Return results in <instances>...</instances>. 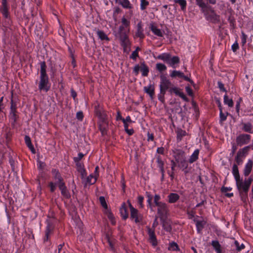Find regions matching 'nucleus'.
<instances>
[{
	"label": "nucleus",
	"instance_id": "nucleus-13",
	"mask_svg": "<svg viewBox=\"0 0 253 253\" xmlns=\"http://www.w3.org/2000/svg\"><path fill=\"white\" fill-rule=\"evenodd\" d=\"M148 234L149 235L150 242L153 246H155L157 245V241L155 234L154 229H151L149 227H147Z\"/></svg>",
	"mask_w": 253,
	"mask_h": 253
},
{
	"label": "nucleus",
	"instance_id": "nucleus-63",
	"mask_svg": "<svg viewBox=\"0 0 253 253\" xmlns=\"http://www.w3.org/2000/svg\"><path fill=\"white\" fill-rule=\"evenodd\" d=\"M185 89L189 95L192 96L193 95L192 90L189 86H186Z\"/></svg>",
	"mask_w": 253,
	"mask_h": 253
},
{
	"label": "nucleus",
	"instance_id": "nucleus-2",
	"mask_svg": "<svg viewBox=\"0 0 253 253\" xmlns=\"http://www.w3.org/2000/svg\"><path fill=\"white\" fill-rule=\"evenodd\" d=\"M95 113L99 119L100 130L103 135L107 133V128L108 125L106 113L99 105L95 106Z\"/></svg>",
	"mask_w": 253,
	"mask_h": 253
},
{
	"label": "nucleus",
	"instance_id": "nucleus-37",
	"mask_svg": "<svg viewBox=\"0 0 253 253\" xmlns=\"http://www.w3.org/2000/svg\"><path fill=\"white\" fill-rule=\"evenodd\" d=\"M97 34L101 40L109 41V38L103 31L98 30Z\"/></svg>",
	"mask_w": 253,
	"mask_h": 253
},
{
	"label": "nucleus",
	"instance_id": "nucleus-56",
	"mask_svg": "<svg viewBox=\"0 0 253 253\" xmlns=\"http://www.w3.org/2000/svg\"><path fill=\"white\" fill-rule=\"evenodd\" d=\"M76 117L79 120L82 121L84 117L83 112L81 111L77 112V115H76Z\"/></svg>",
	"mask_w": 253,
	"mask_h": 253
},
{
	"label": "nucleus",
	"instance_id": "nucleus-57",
	"mask_svg": "<svg viewBox=\"0 0 253 253\" xmlns=\"http://www.w3.org/2000/svg\"><path fill=\"white\" fill-rule=\"evenodd\" d=\"M138 56V53H137L136 51H134L132 52L130 56V58L136 60V58Z\"/></svg>",
	"mask_w": 253,
	"mask_h": 253
},
{
	"label": "nucleus",
	"instance_id": "nucleus-59",
	"mask_svg": "<svg viewBox=\"0 0 253 253\" xmlns=\"http://www.w3.org/2000/svg\"><path fill=\"white\" fill-rule=\"evenodd\" d=\"M141 66H139V65H136L134 68L133 71L135 73V75H137L139 73V70H140Z\"/></svg>",
	"mask_w": 253,
	"mask_h": 253
},
{
	"label": "nucleus",
	"instance_id": "nucleus-4",
	"mask_svg": "<svg viewBox=\"0 0 253 253\" xmlns=\"http://www.w3.org/2000/svg\"><path fill=\"white\" fill-rule=\"evenodd\" d=\"M160 92L163 94H166L167 90L169 92L170 89L173 85L171 82L163 74L160 76Z\"/></svg>",
	"mask_w": 253,
	"mask_h": 253
},
{
	"label": "nucleus",
	"instance_id": "nucleus-8",
	"mask_svg": "<svg viewBox=\"0 0 253 253\" xmlns=\"http://www.w3.org/2000/svg\"><path fill=\"white\" fill-rule=\"evenodd\" d=\"M130 211V218L134 219L135 223H138L142 220V216L139 213L138 211L133 207L129 201H127Z\"/></svg>",
	"mask_w": 253,
	"mask_h": 253
},
{
	"label": "nucleus",
	"instance_id": "nucleus-21",
	"mask_svg": "<svg viewBox=\"0 0 253 253\" xmlns=\"http://www.w3.org/2000/svg\"><path fill=\"white\" fill-rule=\"evenodd\" d=\"M196 4L198 5L201 9V11L203 13L206 12V10L210 8L211 6L206 4L203 0H196Z\"/></svg>",
	"mask_w": 253,
	"mask_h": 253
},
{
	"label": "nucleus",
	"instance_id": "nucleus-29",
	"mask_svg": "<svg viewBox=\"0 0 253 253\" xmlns=\"http://www.w3.org/2000/svg\"><path fill=\"white\" fill-rule=\"evenodd\" d=\"M161 220L162 221L163 227L164 229L167 232H171L172 228L170 223L169 221L166 220L165 218H163V219Z\"/></svg>",
	"mask_w": 253,
	"mask_h": 253
},
{
	"label": "nucleus",
	"instance_id": "nucleus-42",
	"mask_svg": "<svg viewBox=\"0 0 253 253\" xmlns=\"http://www.w3.org/2000/svg\"><path fill=\"white\" fill-rule=\"evenodd\" d=\"M97 176L95 175H93L92 174H90L89 176L87 178V182L90 184H93L95 183L96 179H97Z\"/></svg>",
	"mask_w": 253,
	"mask_h": 253
},
{
	"label": "nucleus",
	"instance_id": "nucleus-39",
	"mask_svg": "<svg viewBox=\"0 0 253 253\" xmlns=\"http://www.w3.org/2000/svg\"><path fill=\"white\" fill-rule=\"evenodd\" d=\"M212 246L215 249L217 253H221L220 245L217 241H213L211 243Z\"/></svg>",
	"mask_w": 253,
	"mask_h": 253
},
{
	"label": "nucleus",
	"instance_id": "nucleus-55",
	"mask_svg": "<svg viewBox=\"0 0 253 253\" xmlns=\"http://www.w3.org/2000/svg\"><path fill=\"white\" fill-rule=\"evenodd\" d=\"M226 115L223 113L222 109H220V119L221 121H224L226 119Z\"/></svg>",
	"mask_w": 253,
	"mask_h": 253
},
{
	"label": "nucleus",
	"instance_id": "nucleus-52",
	"mask_svg": "<svg viewBox=\"0 0 253 253\" xmlns=\"http://www.w3.org/2000/svg\"><path fill=\"white\" fill-rule=\"evenodd\" d=\"M147 199V202L150 206V207L152 208V200L153 199V196L149 193H146Z\"/></svg>",
	"mask_w": 253,
	"mask_h": 253
},
{
	"label": "nucleus",
	"instance_id": "nucleus-31",
	"mask_svg": "<svg viewBox=\"0 0 253 253\" xmlns=\"http://www.w3.org/2000/svg\"><path fill=\"white\" fill-rule=\"evenodd\" d=\"M25 141L26 145L29 147V148L31 150V151L33 153H35V150L34 148L33 145L32 144L30 137L27 135H26L25 136Z\"/></svg>",
	"mask_w": 253,
	"mask_h": 253
},
{
	"label": "nucleus",
	"instance_id": "nucleus-51",
	"mask_svg": "<svg viewBox=\"0 0 253 253\" xmlns=\"http://www.w3.org/2000/svg\"><path fill=\"white\" fill-rule=\"evenodd\" d=\"M10 119L12 121V124H14L18 118V116L16 113L10 114Z\"/></svg>",
	"mask_w": 253,
	"mask_h": 253
},
{
	"label": "nucleus",
	"instance_id": "nucleus-25",
	"mask_svg": "<svg viewBox=\"0 0 253 253\" xmlns=\"http://www.w3.org/2000/svg\"><path fill=\"white\" fill-rule=\"evenodd\" d=\"M120 211L121 216L124 220H126L128 218V214L127 211V209L125 203L123 204Z\"/></svg>",
	"mask_w": 253,
	"mask_h": 253
},
{
	"label": "nucleus",
	"instance_id": "nucleus-40",
	"mask_svg": "<svg viewBox=\"0 0 253 253\" xmlns=\"http://www.w3.org/2000/svg\"><path fill=\"white\" fill-rule=\"evenodd\" d=\"M174 2L178 3L181 6L182 10L186 8L187 3L185 0H174Z\"/></svg>",
	"mask_w": 253,
	"mask_h": 253
},
{
	"label": "nucleus",
	"instance_id": "nucleus-26",
	"mask_svg": "<svg viewBox=\"0 0 253 253\" xmlns=\"http://www.w3.org/2000/svg\"><path fill=\"white\" fill-rule=\"evenodd\" d=\"M144 91L148 94L150 97L152 99L154 95V85L150 84L149 86H145L144 87Z\"/></svg>",
	"mask_w": 253,
	"mask_h": 253
},
{
	"label": "nucleus",
	"instance_id": "nucleus-1",
	"mask_svg": "<svg viewBox=\"0 0 253 253\" xmlns=\"http://www.w3.org/2000/svg\"><path fill=\"white\" fill-rule=\"evenodd\" d=\"M40 81L39 84V89L47 92L50 88V84L48 76L46 74V65L44 61L40 63Z\"/></svg>",
	"mask_w": 253,
	"mask_h": 253
},
{
	"label": "nucleus",
	"instance_id": "nucleus-7",
	"mask_svg": "<svg viewBox=\"0 0 253 253\" xmlns=\"http://www.w3.org/2000/svg\"><path fill=\"white\" fill-rule=\"evenodd\" d=\"M157 214L161 220L168 217L169 214V209L167 204L163 203L157 206Z\"/></svg>",
	"mask_w": 253,
	"mask_h": 253
},
{
	"label": "nucleus",
	"instance_id": "nucleus-22",
	"mask_svg": "<svg viewBox=\"0 0 253 253\" xmlns=\"http://www.w3.org/2000/svg\"><path fill=\"white\" fill-rule=\"evenodd\" d=\"M171 163V170H168V173L170 177L171 180H173L174 177V170L175 167L176 166L177 162L173 160L170 161Z\"/></svg>",
	"mask_w": 253,
	"mask_h": 253
},
{
	"label": "nucleus",
	"instance_id": "nucleus-3",
	"mask_svg": "<svg viewBox=\"0 0 253 253\" xmlns=\"http://www.w3.org/2000/svg\"><path fill=\"white\" fill-rule=\"evenodd\" d=\"M252 181L253 179L251 178H249L244 181L240 178L236 180L237 189L239 192L241 200L243 202H245L247 198L248 192Z\"/></svg>",
	"mask_w": 253,
	"mask_h": 253
},
{
	"label": "nucleus",
	"instance_id": "nucleus-34",
	"mask_svg": "<svg viewBox=\"0 0 253 253\" xmlns=\"http://www.w3.org/2000/svg\"><path fill=\"white\" fill-rule=\"evenodd\" d=\"M121 22L122 25L125 27L126 29H127V33H129L130 29V21L124 16L121 19Z\"/></svg>",
	"mask_w": 253,
	"mask_h": 253
},
{
	"label": "nucleus",
	"instance_id": "nucleus-18",
	"mask_svg": "<svg viewBox=\"0 0 253 253\" xmlns=\"http://www.w3.org/2000/svg\"><path fill=\"white\" fill-rule=\"evenodd\" d=\"M156 162L158 164V167L160 168L161 172L162 173V179H163L165 175L164 162L162 160L161 157L160 156H158L157 157Z\"/></svg>",
	"mask_w": 253,
	"mask_h": 253
},
{
	"label": "nucleus",
	"instance_id": "nucleus-45",
	"mask_svg": "<svg viewBox=\"0 0 253 253\" xmlns=\"http://www.w3.org/2000/svg\"><path fill=\"white\" fill-rule=\"evenodd\" d=\"M156 69L160 72L165 71L167 69V67L165 64L162 63H157L156 64Z\"/></svg>",
	"mask_w": 253,
	"mask_h": 253
},
{
	"label": "nucleus",
	"instance_id": "nucleus-17",
	"mask_svg": "<svg viewBox=\"0 0 253 253\" xmlns=\"http://www.w3.org/2000/svg\"><path fill=\"white\" fill-rule=\"evenodd\" d=\"M251 146H248L244 148L240 149L237 154V156L239 158H241L243 159L245 158L246 156L248 154V152L250 149Z\"/></svg>",
	"mask_w": 253,
	"mask_h": 253
},
{
	"label": "nucleus",
	"instance_id": "nucleus-6",
	"mask_svg": "<svg viewBox=\"0 0 253 253\" xmlns=\"http://www.w3.org/2000/svg\"><path fill=\"white\" fill-rule=\"evenodd\" d=\"M203 13L208 21L213 23H217L220 22V16L216 14L215 11L211 6L206 10V12H204Z\"/></svg>",
	"mask_w": 253,
	"mask_h": 253
},
{
	"label": "nucleus",
	"instance_id": "nucleus-12",
	"mask_svg": "<svg viewBox=\"0 0 253 253\" xmlns=\"http://www.w3.org/2000/svg\"><path fill=\"white\" fill-rule=\"evenodd\" d=\"M128 33H123L120 35V40L121 42V45L123 47L124 50L130 45V42L128 39Z\"/></svg>",
	"mask_w": 253,
	"mask_h": 253
},
{
	"label": "nucleus",
	"instance_id": "nucleus-62",
	"mask_svg": "<svg viewBox=\"0 0 253 253\" xmlns=\"http://www.w3.org/2000/svg\"><path fill=\"white\" fill-rule=\"evenodd\" d=\"M109 218L110 219V221L111 222V223L113 225H115L116 224V221L114 217L112 214H109L108 215Z\"/></svg>",
	"mask_w": 253,
	"mask_h": 253
},
{
	"label": "nucleus",
	"instance_id": "nucleus-36",
	"mask_svg": "<svg viewBox=\"0 0 253 253\" xmlns=\"http://www.w3.org/2000/svg\"><path fill=\"white\" fill-rule=\"evenodd\" d=\"M140 71L142 72V75L143 76H147L149 72V69L148 67L144 64V63H141Z\"/></svg>",
	"mask_w": 253,
	"mask_h": 253
},
{
	"label": "nucleus",
	"instance_id": "nucleus-14",
	"mask_svg": "<svg viewBox=\"0 0 253 253\" xmlns=\"http://www.w3.org/2000/svg\"><path fill=\"white\" fill-rule=\"evenodd\" d=\"M169 93L172 94L174 93L176 95L179 96L184 100H187V98L185 95L181 91V89L178 87H177L174 85L169 90Z\"/></svg>",
	"mask_w": 253,
	"mask_h": 253
},
{
	"label": "nucleus",
	"instance_id": "nucleus-46",
	"mask_svg": "<svg viewBox=\"0 0 253 253\" xmlns=\"http://www.w3.org/2000/svg\"><path fill=\"white\" fill-rule=\"evenodd\" d=\"M99 202L101 206L105 209H107V205L105 201V199L103 196H101L99 198Z\"/></svg>",
	"mask_w": 253,
	"mask_h": 253
},
{
	"label": "nucleus",
	"instance_id": "nucleus-64",
	"mask_svg": "<svg viewBox=\"0 0 253 253\" xmlns=\"http://www.w3.org/2000/svg\"><path fill=\"white\" fill-rule=\"evenodd\" d=\"M239 48L238 43L236 42L232 45V49L234 52H235Z\"/></svg>",
	"mask_w": 253,
	"mask_h": 253
},
{
	"label": "nucleus",
	"instance_id": "nucleus-61",
	"mask_svg": "<svg viewBox=\"0 0 253 253\" xmlns=\"http://www.w3.org/2000/svg\"><path fill=\"white\" fill-rule=\"evenodd\" d=\"M158 216H155V220L153 223L152 227L153 228V229H154V230H155V228H156V227H157L158 226V225L159 224V223L158 221Z\"/></svg>",
	"mask_w": 253,
	"mask_h": 253
},
{
	"label": "nucleus",
	"instance_id": "nucleus-16",
	"mask_svg": "<svg viewBox=\"0 0 253 253\" xmlns=\"http://www.w3.org/2000/svg\"><path fill=\"white\" fill-rule=\"evenodd\" d=\"M58 187L61 190V194L66 198H69L70 197V194L66 187L64 182H61L58 184Z\"/></svg>",
	"mask_w": 253,
	"mask_h": 253
},
{
	"label": "nucleus",
	"instance_id": "nucleus-5",
	"mask_svg": "<svg viewBox=\"0 0 253 253\" xmlns=\"http://www.w3.org/2000/svg\"><path fill=\"white\" fill-rule=\"evenodd\" d=\"M175 161L178 164V166L182 170L187 169L188 166V162L186 161L184 152L178 151L174 156Z\"/></svg>",
	"mask_w": 253,
	"mask_h": 253
},
{
	"label": "nucleus",
	"instance_id": "nucleus-23",
	"mask_svg": "<svg viewBox=\"0 0 253 253\" xmlns=\"http://www.w3.org/2000/svg\"><path fill=\"white\" fill-rule=\"evenodd\" d=\"M52 173L54 178L56 181V182L57 184H59L61 182H63V179L57 170L55 169H53L52 170Z\"/></svg>",
	"mask_w": 253,
	"mask_h": 253
},
{
	"label": "nucleus",
	"instance_id": "nucleus-30",
	"mask_svg": "<svg viewBox=\"0 0 253 253\" xmlns=\"http://www.w3.org/2000/svg\"><path fill=\"white\" fill-rule=\"evenodd\" d=\"M170 56L171 55L170 54L164 53L158 55L157 58L158 59L162 60L168 64Z\"/></svg>",
	"mask_w": 253,
	"mask_h": 253
},
{
	"label": "nucleus",
	"instance_id": "nucleus-50",
	"mask_svg": "<svg viewBox=\"0 0 253 253\" xmlns=\"http://www.w3.org/2000/svg\"><path fill=\"white\" fill-rule=\"evenodd\" d=\"M119 31L120 35L123 33H128L127 29H126V27H124L123 25H121L119 27Z\"/></svg>",
	"mask_w": 253,
	"mask_h": 253
},
{
	"label": "nucleus",
	"instance_id": "nucleus-53",
	"mask_svg": "<svg viewBox=\"0 0 253 253\" xmlns=\"http://www.w3.org/2000/svg\"><path fill=\"white\" fill-rule=\"evenodd\" d=\"M144 198L141 196H139L138 197V203L140 205V207L142 208L143 207V201Z\"/></svg>",
	"mask_w": 253,
	"mask_h": 253
},
{
	"label": "nucleus",
	"instance_id": "nucleus-48",
	"mask_svg": "<svg viewBox=\"0 0 253 253\" xmlns=\"http://www.w3.org/2000/svg\"><path fill=\"white\" fill-rule=\"evenodd\" d=\"M178 249V245L176 243L173 242L169 245V250L176 251Z\"/></svg>",
	"mask_w": 253,
	"mask_h": 253
},
{
	"label": "nucleus",
	"instance_id": "nucleus-38",
	"mask_svg": "<svg viewBox=\"0 0 253 253\" xmlns=\"http://www.w3.org/2000/svg\"><path fill=\"white\" fill-rule=\"evenodd\" d=\"M170 76L171 78L178 77L181 78L182 77H184V74L180 71L174 70L171 72Z\"/></svg>",
	"mask_w": 253,
	"mask_h": 253
},
{
	"label": "nucleus",
	"instance_id": "nucleus-41",
	"mask_svg": "<svg viewBox=\"0 0 253 253\" xmlns=\"http://www.w3.org/2000/svg\"><path fill=\"white\" fill-rule=\"evenodd\" d=\"M224 102L225 104H227L230 107H232L233 106V102L232 99H229L227 95H225L224 96Z\"/></svg>",
	"mask_w": 253,
	"mask_h": 253
},
{
	"label": "nucleus",
	"instance_id": "nucleus-43",
	"mask_svg": "<svg viewBox=\"0 0 253 253\" xmlns=\"http://www.w3.org/2000/svg\"><path fill=\"white\" fill-rule=\"evenodd\" d=\"M161 197L159 195L156 194L154 197V202L156 206H158L164 202H161Z\"/></svg>",
	"mask_w": 253,
	"mask_h": 253
},
{
	"label": "nucleus",
	"instance_id": "nucleus-60",
	"mask_svg": "<svg viewBox=\"0 0 253 253\" xmlns=\"http://www.w3.org/2000/svg\"><path fill=\"white\" fill-rule=\"evenodd\" d=\"M79 172L81 173L82 178H84L86 176V172L84 169H81Z\"/></svg>",
	"mask_w": 253,
	"mask_h": 253
},
{
	"label": "nucleus",
	"instance_id": "nucleus-11",
	"mask_svg": "<svg viewBox=\"0 0 253 253\" xmlns=\"http://www.w3.org/2000/svg\"><path fill=\"white\" fill-rule=\"evenodd\" d=\"M47 225L45 231V237L43 239L44 242H46L48 240L49 238L50 235L52 234L54 228L53 224L49 220H47Z\"/></svg>",
	"mask_w": 253,
	"mask_h": 253
},
{
	"label": "nucleus",
	"instance_id": "nucleus-35",
	"mask_svg": "<svg viewBox=\"0 0 253 253\" xmlns=\"http://www.w3.org/2000/svg\"><path fill=\"white\" fill-rule=\"evenodd\" d=\"M199 154V150L198 149L195 150L192 155L191 156L189 160V162L190 163H193L196 161L198 158Z\"/></svg>",
	"mask_w": 253,
	"mask_h": 253
},
{
	"label": "nucleus",
	"instance_id": "nucleus-47",
	"mask_svg": "<svg viewBox=\"0 0 253 253\" xmlns=\"http://www.w3.org/2000/svg\"><path fill=\"white\" fill-rule=\"evenodd\" d=\"M140 7L142 10L146 9V7L149 5V2L147 0H141Z\"/></svg>",
	"mask_w": 253,
	"mask_h": 253
},
{
	"label": "nucleus",
	"instance_id": "nucleus-15",
	"mask_svg": "<svg viewBox=\"0 0 253 253\" xmlns=\"http://www.w3.org/2000/svg\"><path fill=\"white\" fill-rule=\"evenodd\" d=\"M0 11L5 18H7L9 17L8 8L6 0H1V6Z\"/></svg>",
	"mask_w": 253,
	"mask_h": 253
},
{
	"label": "nucleus",
	"instance_id": "nucleus-9",
	"mask_svg": "<svg viewBox=\"0 0 253 253\" xmlns=\"http://www.w3.org/2000/svg\"><path fill=\"white\" fill-rule=\"evenodd\" d=\"M251 140V136L247 134H242L239 135L236 138V143L238 145L241 146L248 144Z\"/></svg>",
	"mask_w": 253,
	"mask_h": 253
},
{
	"label": "nucleus",
	"instance_id": "nucleus-49",
	"mask_svg": "<svg viewBox=\"0 0 253 253\" xmlns=\"http://www.w3.org/2000/svg\"><path fill=\"white\" fill-rule=\"evenodd\" d=\"M234 243L236 247V250L238 252L241 251L242 249H244L245 247L243 244H242L241 245H240L239 243L237 241H235Z\"/></svg>",
	"mask_w": 253,
	"mask_h": 253
},
{
	"label": "nucleus",
	"instance_id": "nucleus-20",
	"mask_svg": "<svg viewBox=\"0 0 253 253\" xmlns=\"http://www.w3.org/2000/svg\"><path fill=\"white\" fill-rule=\"evenodd\" d=\"M179 198L177 194L171 193L168 196V202L170 204L175 203L179 199Z\"/></svg>",
	"mask_w": 253,
	"mask_h": 253
},
{
	"label": "nucleus",
	"instance_id": "nucleus-44",
	"mask_svg": "<svg viewBox=\"0 0 253 253\" xmlns=\"http://www.w3.org/2000/svg\"><path fill=\"white\" fill-rule=\"evenodd\" d=\"M243 129L245 131L252 133V126L250 123L245 124L244 125Z\"/></svg>",
	"mask_w": 253,
	"mask_h": 253
},
{
	"label": "nucleus",
	"instance_id": "nucleus-54",
	"mask_svg": "<svg viewBox=\"0 0 253 253\" xmlns=\"http://www.w3.org/2000/svg\"><path fill=\"white\" fill-rule=\"evenodd\" d=\"M247 35L243 32H242V43L243 45L245 44L246 42V40H247Z\"/></svg>",
	"mask_w": 253,
	"mask_h": 253
},
{
	"label": "nucleus",
	"instance_id": "nucleus-19",
	"mask_svg": "<svg viewBox=\"0 0 253 253\" xmlns=\"http://www.w3.org/2000/svg\"><path fill=\"white\" fill-rule=\"evenodd\" d=\"M253 161L251 160H249L248 161V163L246 164L244 170V174L245 176H247L250 174L253 168Z\"/></svg>",
	"mask_w": 253,
	"mask_h": 253
},
{
	"label": "nucleus",
	"instance_id": "nucleus-32",
	"mask_svg": "<svg viewBox=\"0 0 253 253\" xmlns=\"http://www.w3.org/2000/svg\"><path fill=\"white\" fill-rule=\"evenodd\" d=\"M119 3L125 8L131 9L132 8V5L128 0H119Z\"/></svg>",
	"mask_w": 253,
	"mask_h": 253
},
{
	"label": "nucleus",
	"instance_id": "nucleus-27",
	"mask_svg": "<svg viewBox=\"0 0 253 253\" xmlns=\"http://www.w3.org/2000/svg\"><path fill=\"white\" fill-rule=\"evenodd\" d=\"M196 222V225L197 229V231L199 233H200L206 224V221L204 220H194Z\"/></svg>",
	"mask_w": 253,
	"mask_h": 253
},
{
	"label": "nucleus",
	"instance_id": "nucleus-58",
	"mask_svg": "<svg viewBox=\"0 0 253 253\" xmlns=\"http://www.w3.org/2000/svg\"><path fill=\"white\" fill-rule=\"evenodd\" d=\"M243 159L241 158H239L237 156L235 157V161L237 163L236 165H241L243 163Z\"/></svg>",
	"mask_w": 253,
	"mask_h": 253
},
{
	"label": "nucleus",
	"instance_id": "nucleus-33",
	"mask_svg": "<svg viewBox=\"0 0 253 253\" xmlns=\"http://www.w3.org/2000/svg\"><path fill=\"white\" fill-rule=\"evenodd\" d=\"M232 173L234 176L235 180L240 178L237 165L234 164L232 168Z\"/></svg>",
	"mask_w": 253,
	"mask_h": 253
},
{
	"label": "nucleus",
	"instance_id": "nucleus-28",
	"mask_svg": "<svg viewBox=\"0 0 253 253\" xmlns=\"http://www.w3.org/2000/svg\"><path fill=\"white\" fill-rule=\"evenodd\" d=\"M150 28L152 32L156 36L159 37H162L163 33L160 29H158L156 26L153 24H151Z\"/></svg>",
	"mask_w": 253,
	"mask_h": 253
},
{
	"label": "nucleus",
	"instance_id": "nucleus-24",
	"mask_svg": "<svg viewBox=\"0 0 253 253\" xmlns=\"http://www.w3.org/2000/svg\"><path fill=\"white\" fill-rule=\"evenodd\" d=\"M180 62L179 58L178 56H173L171 57L170 56L169 61L168 62V64L169 65L173 68H175V65L179 64Z\"/></svg>",
	"mask_w": 253,
	"mask_h": 253
},
{
	"label": "nucleus",
	"instance_id": "nucleus-10",
	"mask_svg": "<svg viewBox=\"0 0 253 253\" xmlns=\"http://www.w3.org/2000/svg\"><path fill=\"white\" fill-rule=\"evenodd\" d=\"M145 35L144 34V30L142 27L141 22H139L136 26V31L134 35V38H139L142 40L144 38Z\"/></svg>",
	"mask_w": 253,
	"mask_h": 253
}]
</instances>
